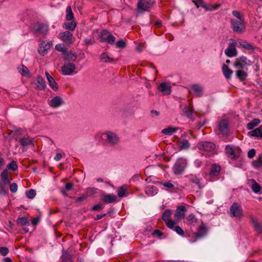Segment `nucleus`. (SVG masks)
<instances>
[{
  "label": "nucleus",
  "instance_id": "1",
  "mask_svg": "<svg viewBox=\"0 0 262 262\" xmlns=\"http://www.w3.org/2000/svg\"><path fill=\"white\" fill-rule=\"evenodd\" d=\"M187 165V160L183 158H178L173 167L172 170L175 174H180L182 173L185 170Z\"/></svg>",
  "mask_w": 262,
  "mask_h": 262
},
{
  "label": "nucleus",
  "instance_id": "2",
  "mask_svg": "<svg viewBox=\"0 0 262 262\" xmlns=\"http://www.w3.org/2000/svg\"><path fill=\"white\" fill-rule=\"evenodd\" d=\"M225 153L231 159L236 160L240 157L241 149L232 145H227L225 147Z\"/></svg>",
  "mask_w": 262,
  "mask_h": 262
},
{
  "label": "nucleus",
  "instance_id": "3",
  "mask_svg": "<svg viewBox=\"0 0 262 262\" xmlns=\"http://www.w3.org/2000/svg\"><path fill=\"white\" fill-rule=\"evenodd\" d=\"M231 216L241 219L243 216V210L241 205L237 203H233L230 209Z\"/></svg>",
  "mask_w": 262,
  "mask_h": 262
},
{
  "label": "nucleus",
  "instance_id": "4",
  "mask_svg": "<svg viewBox=\"0 0 262 262\" xmlns=\"http://www.w3.org/2000/svg\"><path fill=\"white\" fill-rule=\"evenodd\" d=\"M101 42H106L108 44L113 45L116 38L107 30H102L99 34Z\"/></svg>",
  "mask_w": 262,
  "mask_h": 262
},
{
  "label": "nucleus",
  "instance_id": "5",
  "mask_svg": "<svg viewBox=\"0 0 262 262\" xmlns=\"http://www.w3.org/2000/svg\"><path fill=\"white\" fill-rule=\"evenodd\" d=\"M102 138L112 145L117 144L119 141L117 136L114 133L110 131L104 133L102 135Z\"/></svg>",
  "mask_w": 262,
  "mask_h": 262
},
{
  "label": "nucleus",
  "instance_id": "6",
  "mask_svg": "<svg viewBox=\"0 0 262 262\" xmlns=\"http://www.w3.org/2000/svg\"><path fill=\"white\" fill-rule=\"evenodd\" d=\"M33 29L35 33H39L45 36L49 32V26L45 24L36 23L33 25Z\"/></svg>",
  "mask_w": 262,
  "mask_h": 262
},
{
  "label": "nucleus",
  "instance_id": "7",
  "mask_svg": "<svg viewBox=\"0 0 262 262\" xmlns=\"http://www.w3.org/2000/svg\"><path fill=\"white\" fill-rule=\"evenodd\" d=\"M151 0H138L137 3V11L140 13L148 11L151 6Z\"/></svg>",
  "mask_w": 262,
  "mask_h": 262
},
{
  "label": "nucleus",
  "instance_id": "8",
  "mask_svg": "<svg viewBox=\"0 0 262 262\" xmlns=\"http://www.w3.org/2000/svg\"><path fill=\"white\" fill-rule=\"evenodd\" d=\"M250 62L246 57L243 56L235 59L234 66L238 70H243L246 66L250 65Z\"/></svg>",
  "mask_w": 262,
  "mask_h": 262
},
{
  "label": "nucleus",
  "instance_id": "9",
  "mask_svg": "<svg viewBox=\"0 0 262 262\" xmlns=\"http://www.w3.org/2000/svg\"><path fill=\"white\" fill-rule=\"evenodd\" d=\"M230 22L231 28L234 32L242 33L244 32L245 26L241 21L234 19H231Z\"/></svg>",
  "mask_w": 262,
  "mask_h": 262
},
{
  "label": "nucleus",
  "instance_id": "10",
  "mask_svg": "<svg viewBox=\"0 0 262 262\" xmlns=\"http://www.w3.org/2000/svg\"><path fill=\"white\" fill-rule=\"evenodd\" d=\"M198 147L200 150H203L207 152H211L215 149V145L211 142H203L198 144Z\"/></svg>",
  "mask_w": 262,
  "mask_h": 262
},
{
  "label": "nucleus",
  "instance_id": "11",
  "mask_svg": "<svg viewBox=\"0 0 262 262\" xmlns=\"http://www.w3.org/2000/svg\"><path fill=\"white\" fill-rule=\"evenodd\" d=\"M59 36L60 38L67 45H71L74 42L73 35L69 31L61 32Z\"/></svg>",
  "mask_w": 262,
  "mask_h": 262
},
{
  "label": "nucleus",
  "instance_id": "12",
  "mask_svg": "<svg viewBox=\"0 0 262 262\" xmlns=\"http://www.w3.org/2000/svg\"><path fill=\"white\" fill-rule=\"evenodd\" d=\"M75 65L72 62L64 63L63 66L62 67V73L64 75H72L75 70Z\"/></svg>",
  "mask_w": 262,
  "mask_h": 262
},
{
  "label": "nucleus",
  "instance_id": "13",
  "mask_svg": "<svg viewBox=\"0 0 262 262\" xmlns=\"http://www.w3.org/2000/svg\"><path fill=\"white\" fill-rule=\"evenodd\" d=\"M52 46V43L50 41H42L39 46L38 48V52L39 53L42 55L44 56L45 54H46L48 50L51 48V47Z\"/></svg>",
  "mask_w": 262,
  "mask_h": 262
},
{
  "label": "nucleus",
  "instance_id": "14",
  "mask_svg": "<svg viewBox=\"0 0 262 262\" xmlns=\"http://www.w3.org/2000/svg\"><path fill=\"white\" fill-rule=\"evenodd\" d=\"M186 211V208L184 206H178L174 213L176 220L179 222L184 218Z\"/></svg>",
  "mask_w": 262,
  "mask_h": 262
},
{
  "label": "nucleus",
  "instance_id": "15",
  "mask_svg": "<svg viewBox=\"0 0 262 262\" xmlns=\"http://www.w3.org/2000/svg\"><path fill=\"white\" fill-rule=\"evenodd\" d=\"M250 223L254 228L255 231L258 234L262 233V226L259 223L258 220L253 215L250 216Z\"/></svg>",
  "mask_w": 262,
  "mask_h": 262
},
{
  "label": "nucleus",
  "instance_id": "16",
  "mask_svg": "<svg viewBox=\"0 0 262 262\" xmlns=\"http://www.w3.org/2000/svg\"><path fill=\"white\" fill-rule=\"evenodd\" d=\"M228 122L226 119L221 120L219 124V129L223 135H227L229 132Z\"/></svg>",
  "mask_w": 262,
  "mask_h": 262
},
{
  "label": "nucleus",
  "instance_id": "17",
  "mask_svg": "<svg viewBox=\"0 0 262 262\" xmlns=\"http://www.w3.org/2000/svg\"><path fill=\"white\" fill-rule=\"evenodd\" d=\"M189 181L190 183L194 184L197 186L199 189H201L204 187V185L201 182V179L196 175H189Z\"/></svg>",
  "mask_w": 262,
  "mask_h": 262
},
{
  "label": "nucleus",
  "instance_id": "18",
  "mask_svg": "<svg viewBox=\"0 0 262 262\" xmlns=\"http://www.w3.org/2000/svg\"><path fill=\"white\" fill-rule=\"evenodd\" d=\"M158 90L164 95H169L171 92V87L169 83L162 82L158 86Z\"/></svg>",
  "mask_w": 262,
  "mask_h": 262
},
{
  "label": "nucleus",
  "instance_id": "19",
  "mask_svg": "<svg viewBox=\"0 0 262 262\" xmlns=\"http://www.w3.org/2000/svg\"><path fill=\"white\" fill-rule=\"evenodd\" d=\"M207 228L205 225L204 224L203 222H202V224L199 226L198 229V232L194 233L195 237L197 239L200 238L204 236L207 233Z\"/></svg>",
  "mask_w": 262,
  "mask_h": 262
},
{
  "label": "nucleus",
  "instance_id": "20",
  "mask_svg": "<svg viewBox=\"0 0 262 262\" xmlns=\"http://www.w3.org/2000/svg\"><path fill=\"white\" fill-rule=\"evenodd\" d=\"M45 74L50 86L54 91L57 90L58 89V84L53 77L48 72H46Z\"/></svg>",
  "mask_w": 262,
  "mask_h": 262
},
{
  "label": "nucleus",
  "instance_id": "21",
  "mask_svg": "<svg viewBox=\"0 0 262 262\" xmlns=\"http://www.w3.org/2000/svg\"><path fill=\"white\" fill-rule=\"evenodd\" d=\"M63 103L62 99L60 97L56 96L51 100L50 105L53 108H56Z\"/></svg>",
  "mask_w": 262,
  "mask_h": 262
},
{
  "label": "nucleus",
  "instance_id": "22",
  "mask_svg": "<svg viewBox=\"0 0 262 262\" xmlns=\"http://www.w3.org/2000/svg\"><path fill=\"white\" fill-rule=\"evenodd\" d=\"M192 108L191 106H187V105L185 104L182 110V112L183 114L185 115L188 118L193 121V118L192 117Z\"/></svg>",
  "mask_w": 262,
  "mask_h": 262
},
{
  "label": "nucleus",
  "instance_id": "23",
  "mask_svg": "<svg viewBox=\"0 0 262 262\" xmlns=\"http://www.w3.org/2000/svg\"><path fill=\"white\" fill-rule=\"evenodd\" d=\"M36 81V84L38 89L40 90H43L45 89L46 87V83L45 80L42 77L38 76L37 77Z\"/></svg>",
  "mask_w": 262,
  "mask_h": 262
},
{
  "label": "nucleus",
  "instance_id": "24",
  "mask_svg": "<svg viewBox=\"0 0 262 262\" xmlns=\"http://www.w3.org/2000/svg\"><path fill=\"white\" fill-rule=\"evenodd\" d=\"M225 54L228 57H235L237 55V51L235 47L233 48L228 47L225 50Z\"/></svg>",
  "mask_w": 262,
  "mask_h": 262
},
{
  "label": "nucleus",
  "instance_id": "25",
  "mask_svg": "<svg viewBox=\"0 0 262 262\" xmlns=\"http://www.w3.org/2000/svg\"><path fill=\"white\" fill-rule=\"evenodd\" d=\"M100 60L104 62H111L114 61V58L110 53L105 52L100 55Z\"/></svg>",
  "mask_w": 262,
  "mask_h": 262
},
{
  "label": "nucleus",
  "instance_id": "26",
  "mask_svg": "<svg viewBox=\"0 0 262 262\" xmlns=\"http://www.w3.org/2000/svg\"><path fill=\"white\" fill-rule=\"evenodd\" d=\"M222 71L226 79H229L231 78V76L233 74V71L231 70L229 67L225 64H224L222 67Z\"/></svg>",
  "mask_w": 262,
  "mask_h": 262
},
{
  "label": "nucleus",
  "instance_id": "27",
  "mask_svg": "<svg viewBox=\"0 0 262 262\" xmlns=\"http://www.w3.org/2000/svg\"><path fill=\"white\" fill-rule=\"evenodd\" d=\"M191 89L194 92L196 97H201L202 96L203 88L199 84H194L191 86Z\"/></svg>",
  "mask_w": 262,
  "mask_h": 262
},
{
  "label": "nucleus",
  "instance_id": "28",
  "mask_svg": "<svg viewBox=\"0 0 262 262\" xmlns=\"http://www.w3.org/2000/svg\"><path fill=\"white\" fill-rule=\"evenodd\" d=\"M159 183L164 186L166 189L170 192L173 191L176 188L174 185L170 181H163L160 182Z\"/></svg>",
  "mask_w": 262,
  "mask_h": 262
},
{
  "label": "nucleus",
  "instance_id": "29",
  "mask_svg": "<svg viewBox=\"0 0 262 262\" xmlns=\"http://www.w3.org/2000/svg\"><path fill=\"white\" fill-rule=\"evenodd\" d=\"M63 55L64 59L68 61H75L77 57V55L75 53L72 52H68L67 51Z\"/></svg>",
  "mask_w": 262,
  "mask_h": 262
},
{
  "label": "nucleus",
  "instance_id": "30",
  "mask_svg": "<svg viewBox=\"0 0 262 262\" xmlns=\"http://www.w3.org/2000/svg\"><path fill=\"white\" fill-rule=\"evenodd\" d=\"M117 196L115 195L107 194L104 195L103 201L105 203H112L116 201Z\"/></svg>",
  "mask_w": 262,
  "mask_h": 262
},
{
  "label": "nucleus",
  "instance_id": "31",
  "mask_svg": "<svg viewBox=\"0 0 262 262\" xmlns=\"http://www.w3.org/2000/svg\"><path fill=\"white\" fill-rule=\"evenodd\" d=\"M2 181L5 184H9L10 180L9 178L8 171L7 169H4L1 174Z\"/></svg>",
  "mask_w": 262,
  "mask_h": 262
},
{
  "label": "nucleus",
  "instance_id": "32",
  "mask_svg": "<svg viewBox=\"0 0 262 262\" xmlns=\"http://www.w3.org/2000/svg\"><path fill=\"white\" fill-rule=\"evenodd\" d=\"M158 189L156 187L154 186H149L145 188V193L148 196H153L157 193Z\"/></svg>",
  "mask_w": 262,
  "mask_h": 262
},
{
  "label": "nucleus",
  "instance_id": "33",
  "mask_svg": "<svg viewBox=\"0 0 262 262\" xmlns=\"http://www.w3.org/2000/svg\"><path fill=\"white\" fill-rule=\"evenodd\" d=\"M221 170V167L220 165L215 164H213L211 167L210 174L211 176H217L219 175Z\"/></svg>",
  "mask_w": 262,
  "mask_h": 262
},
{
  "label": "nucleus",
  "instance_id": "34",
  "mask_svg": "<svg viewBox=\"0 0 262 262\" xmlns=\"http://www.w3.org/2000/svg\"><path fill=\"white\" fill-rule=\"evenodd\" d=\"M20 145L23 147L27 146L29 145L33 144L32 140L29 137H24L20 139L19 141Z\"/></svg>",
  "mask_w": 262,
  "mask_h": 262
},
{
  "label": "nucleus",
  "instance_id": "35",
  "mask_svg": "<svg viewBox=\"0 0 262 262\" xmlns=\"http://www.w3.org/2000/svg\"><path fill=\"white\" fill-rule=\"evenodd\" d=\"M259 123L260 120L257 118H255L247 124V128L249 130L252 129L257 126Z\"/></svg>",
  "mask_w": 262,
  "mask_h": 262
},
{
  "label": "nucleus",
  "instance_id": "36",
  "mask_svg": "<svg viewBox=\"0 0 262 262\" xmlns=\"http://www.w3.org/2000/svg\"><path fill=\"white\" fill-rule=\"evenodd\" d=\"M18 72L23 75L25 76H29L30 72L28 69L24 65H20L17 68Z\"/></svg>",
  "mask_w": 262,
  "mask_h": 262
},
{
  "label": "nucleus",
  "instance_id": "37",
  "mask_svg": "<svg viewBox=\"0 0 262 262\" xmlns=\"http://www.w3.org/2000/svg\"><path fill=\"white\" fill-rule=\"evenodd\" d=\"M186 221L187 224L194 226L197 222L198 220L194 214H190L186 217Z\"/></svg>",
  "mask_w": 262,
  "mask_h": 262
},
{
  "label": "nucleus",
  "instance_id": "38",
  "mask_svg": "<svg viewBox=\"0 0 262 262\" xmlns=\"http://www.w3.org/2000/svg\"><path fill=\"white\" fill-rule=\"evenodd\" d=\"M236 75L237 77L242 81L245 80L248 76L247 73L243 70H238L236 72Z\"/></svg>",
  "mask_w": 262,
  "mask_h": 262
},
{
  "label": "nucleus",
  "instance_id": "39",
  "mask_svg": "<svg viewBox=\"0 0 262 262\" xmlns=\"http://www.w3.org/2000/svg\"><path fill=\"white\" fill-rule=\"evenodd\" d=\"M178 130L176 127H168L162 130V133L166 135H171L173 133H175Z\"/></svg>",
  "mask_w": 262,
  "mask_h": 262
},
{
  "label": "nucleus",
  "instance_id": "40",
  "mask_svg": "<svg viewBox=\"0 0 262 262\" xmlns=\"http://www.w3.org/2000/svg\"><path fill=\"white\" fill-rule=\"evenodd\" d=\"M74 14L70 6H68L66 9V19L67 20H72L74 19Z\"/></svg>",
  "mask_w": 262,
  "mask_h": 262
},
{
  "label": "nucleus",
  "instance_id": "41",
  "mask_svg": "<svg viewBox=\"0 0 262 262\" xmlns=\"http://www.w3.org/2000/svg\"><path fill=\"white\" fill-rule=\"evenodd\" d=\"M252 165L254 168H258L262 166V154L259 155L256 160L252 162Z\"/></svg>",
  "mask_w": 262,
  "mask_h": 262
},
{
  "label": "nucleus",
  "instance_id": "42",
  "mask_svg": "<svg viewBox=\"0 0 262 262\" xmlns=\"http://www.w3.org/2000/svg\"><path fill=\"white\" fill-rule=\"evenodd\" d=\"M127 187L125 185L120 187L117 191V195L119 198H123L125 196Z\"/></svg>",
  "mask_w": 262,
  "mask_h": 262
},
{
  "label": "nucleus",
  "instance_id": "43",
  "mask_svg": "<svg viewBox=\"0 0 262 262\" xmlns=\"http://www.w3.org/2000/svg\"><path fill=\"white\" fill-rule=\"evenodd\" d=\"M192 1L194 3L197 8L202 7L207 10L208 9V6L203 2V0H192Z\"/></svg>",
  "mask_w": 262,
  "mask_h": 262
},
{
  "label": "nucleus",
  "instance_id": "44",
  "mask_svg": "<svg viewBox=\"0 0 262 262\" xmlns=\"http://www.w3.org/2000/svg\"><path fill=\"white\" fill-rule=\"evenodd\" d=\"M252 181L253 182L251 185L252 191L255 193H258L261 189L260 186L254 179H252Z\"/></svg>",
  "mask_w": 262,
  "mask_h": 262
},
{
  "label": "nucleus",
  "instance_id": "45",
  "mask_svg": "<svg viewBox=\"0 0 262 262\" xmlns=\"http://www.w3.org/2000/svg\"><path fill=\"white\" fill-rule=\"evenodd\" d=\"M76 27V23L75 21L73 20L72 21L65 23L64 25V27L66 29H68L71 31H73L75 30Z\"/></svg>",
  "mask_w": 262,
  "mask_h": 262
},
{
  "label": "nucleus",
  "instance_id": "46",
  "mask_svg": "<svg viewBox=\"0 0 262 262\" xmlns=\"http://www.w3.org/2000/svg\"><path fill=\"white\" fill-rule=\"evenodd\" d=\"M16 223L20 226L29 225V222L25 217H18L16 220Z\"/></svg>",
  "mask_w": 262,
  "mask_h": 262
},
{
  "label": "nucleus",
  "instance_id": "47",
  "mask_svg": "<svg viewBox=\"0 0 262 262\" xmlns=\"http://www.w3.org/2000/svg\"><path fill=\"white\" fill-rule=\"evenodd\" d=\"M179 147L181 149H187L190 147V143L187 140H183L179 143Z\"/></svg>",
  "mask_w": 262,
  "mask_h": 262
},
{
  "label": "nucleus",
  "instance_id": "48",
  "mask_svg": "<svg viewBox=\"0 0 262 262\" xmlns=\"http://www.w3.org/2000/svg\"><path fill=\"white\" fill-rule=\"evenodd\" d=\"M249 134H251V136L260 137L262 138V132L258 127L249 132Z\"/></svg>",
  "mask_w": 262,
  "mask_h": 262
},
{
  "label": "nucleus",
  "instance_id": "49",
  "mask_svg": "<svg viewBox=\"0 0 262 262\" xmlns=\"http://www.w3.org/2000/svg\"><path fill=\"white\" fill-rule=\"evenodd\" d=\"M171 214V211L170 209H167L164 211L162 215V220L165 222L169 220V217Z\"/></svg>",
  "mask_w": 262,
  "mask_h": 262
},
{
  "label": "nucleus",
  "instance_id": "50",
  "mask_svg": "<svg viewBox=\"0 0 262 262\" xmlns=\"http://www.w3.org/2000/svg\"><path fill=\"white\" fill-rule=\"evenodd\" d=\"M74 185L72 183H68L66 184L64 189H62L61 190L62 193L64 195L66 196L67 194L66 193V191H68L72 189L73 188Z\"/></svg>",
  "mask_w": 262,
  "mask_h": 262
},
{
  "label": "nucleus",
  "instance_id": "51",
  "mask_svg": "<svg viewBox=\"0 0 262 262\" xmlns=\"http://www.w3.org/2000/svg\"><path fill=\"white\" fill-rule=\"evenodd\" d=\"M26 195L30 199H33L36 195V191L34 189H30L26 191Z\"/></svg>",
  "mask_w": 262,
  "mask_h": 262
},
{
  "label": "nucleus",
  "instance_id": "52",
  "mask_svg": "<svg viewBox=\"0 0 262 262\" xmlns=\"http://www.w3.org/2000/svg\"><path fill=\"white\" fill-rule=\"evenodd\" d=\"M7 168L12 171H15L17 169L16 162L14 161H11L9 164H8Z\"/></svg>",
  "mask_w": 262,
  "mask_h": 262
},
{
  "label": "nucleus",
  "instance_id": "53",
  "mask_svg": "<svg viewBox=\"0 0 262 262\" xmlns=\"http://www.w3.org/2000/svg\"><path fill=\"white\" fill-rule=\"evenodd\" d=\"M55 49L57 51L61 52L62 53L63 55L67 51V48L66 47H64L63 45H61L60 43H59V44H57V45H56Z\"/></svg>",
  "mask_w": 262,
  "mask_h": 262
},
{
  "label": "nucleus",
  "instance_id": "54",
  "mask_svg": "<svg viewBox=\"0 0 262 262\" xmlns=\"http://www.w3.org/2000/svg\"><path fill=\"white\" fill-rule=\"evenodd\" d=\"M241 46L242 47H243L247 50H254V47H253V46L246 41H243V42H242L241 43Z\"/></svg>",
  "mask_w": 262,
  "mask_h": 262
},
{
  "label": "nucleus",
  "instance_id": "55",
  "mask_svg": "<svg viewBox=\"0 0 262 262\" xmlns=\"http://www.w3.org/2000/svg\"><path fill=\"white\" fill-rule=\"evenodd\" d=\"M61 259L63 262L71 261V256L69 253H67L63 254V255L61 256Z\"/></svg>",
  "mask_w": 262,
  "mask_h": 262
},
{
  "label": "nucleus",
  "instance_id": "56",
  "mask_svg": "<svg viewBox=\"0 0 262 262\" xmlns=\"http://www.w3.org/2000/svg\"><path fill=\"white\" fill-rule=\"evenodd\" d=\"M8 191L5 188L4 185L0 182V194L3 195H7Z\"/></svg>",
  "mask_w": 262,
  "mask_h": 262
},
{
  "label": "nucleus",
  "instance_id": "57",
  "mask_svg": "<svg viewBox=\"0 0 262 262\" xmlns=\"http://www.w3.org/2000/svg\"><path fill=\"white\" fill-rule=\"evenodd\" d=\"M166 226L171 229H173L175 227L176 222L174 221L169 220L165 222Z\"/></svg>",
  "mask_w": 262,
  "mask_h": 262
},
{
  "label": "nucleus",
  "instance_id": "58",
  "mask_svg": "<svg viewBox=\"0 0 262 262\" xmlns=\"http://www.w3.org/2000/svg\"><path fill=\"white\" fill-rule=\"evenodd\" d=\"M104 208V205L102 204L99 203L94 205L91 209L92 211H99Z\"/></svg>",
  "mask_w": 262,
  "mask_h": 262
},
{
  "label": "nucleus",
  "instance_id": "59",
  "mask_svg": "<svg viewBox=\"0 0 262 262\" xmlns=\"http://www.w3.org/2000/svg\"><path fill=\"white\" fill-rule=\"evenodd\" d=\"M97 189L93 188H89L86 190V195H92L96 193Z\"/></svg>",
  "mask_w": 262,
  "mask_h": 262
},
{
  "label": "nucleus",
  "instance_id": "60",
  "mask_svg": "<svg viewBox=\"0 0 262 262\" xmlns=\"http://www.w3.org/2000/svg\"><path fill=\"white\" fill-rule=\"evenodd\" d=\"M173 230L180 235L183 236L184 235V230L179 226H176Z\"/></svg>",
  "mask_w": 262,
  "mask_h": 262
},
{
  "label": "nucleus",
  "instance_id": "61",
  "mask_svg": "<svg viewBox=\"0 0 262 262\" xmlns=\"http://www.w3.org/2000/svg\"><path fill=\"white\" fill-rule=\"evenodd\" d=\"M17 185L15 183H13L10 185V190L12 193H15L17 191Z\"/></svg>",
  "mask_w": 262,
  "mask_h": 262
},
{
  "label": "nucleus",
  "instance_id": "62",
  "mask_svg": "<svg viewBox=\"0 0 262 262\" xmlns=\"http://www.w3.org/2000/svg\"><path fill=\"white\" fill-rule=\"evenodd\" d=\"M116 46L118 48H124L126 46V43L123 40H120L116 42Z\"/></svg>",
  "mask_w": 262,
  "mask_h": 262
},
{
  "label": "nucleus",
  "instance_id": "63",
  "mask_svg": "<svg viewBox=\"0 0 262 262\" xmlns=\"http://www.w3.org/2000/svg\"><path fill=\"white\" fill-rule=\"evenodd\" d=\"M9 252V249L6 247H0V254L3 256H6Z\"/></svg>",
  "mask_w": 262,
  "mask_h": 262
},
{
  "label": "nucleus",
  "instance_id": "64",
  "mask_svg": "<svg viewBox=\"0 0 262 262\" xmlns=\"http://www.w3.org/2000/svg\"><path fill=\"white\" fill-rule=\"evenodd\" d=\"M256 154V150L255 149H251L248 152V157L249 159H252Z\"/></svg>",
  "mask_w": 262,
  "mask_h": 262
}]
</instances>
